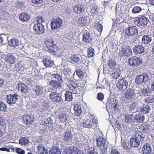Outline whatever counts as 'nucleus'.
Masks as SVG:
<instances>
[{
	"label": "nucleus",
	"instance_id": "1",
	"mask_svg": "<svg viewBox=\"0 0 154 154\" xmlns=\"http://www.w3.org/2000/svg\"><path fill=\"white\" fill-rule=\"evenodd\" d=\"M67 85L71 91H66L65 95V98L66 101H70L73 99L72 93L74 94H77L78 88L75 81L72 79L69 80Z\"/></svg>",
	"mask_w": 154,
	"mask_h": 154
},
{
	"label": "nucleus",
	"instance_id": "2",
	"mask_svg": "<svg viewBox=\"0 0 154 154\" xmlns=\"http://www.w3.org/2000/svg\"><path fill=\"white\" fill-rule=\"evenodd\" d=\"M103 134L97 137L96 139L97 146L99 148L102 154H106L108 149V144L106 140L103 137Z\"/></svg>",
	"mask_w": 154,
	"mask_h": 154
},
{
	"label": "nucleus",
	"instance_id": "3",
	"mask_svg": "<svg viewBox=\"0 0 154 154\" xmlns=\"http://www.w3.org/2000/svg\"><path fill=\"white\" fill-rule=\"evenodd\" d=\"M148 21L149 20L146 17L142 16L140 17H135L134 20V23L140 27H143L146 25Z\"/></svg>",
	"mask_w": 154,
	"mask_h": 154
},
{
	"label": "nucleus",
	"instance_id": "4",
	"mask_svg": "<svg viewBox=\"0 0 154 154\" xmlns=\"http://www.w3.org/2000/svg\"><path fill=\"white\" fill-rule=\"evenodd\" d=\"M62 23V20L60 18L53 19L51 24V29L55 30L60 29Z\"/></svg>",
	"mask_w": 154,
	"mask_h": 154
},
{
	"label": "nucleus",
	"instance_id": "5",
	"mask_svg": "<svg viewBox=\"0 0 154 154\" xmlns=\"http://www.w3.org/2000/svg\"><path fill=\"white\" fill-rule=\"evenodd\" d=\"M128 87V82L124 78L119 79L118 81L117 88L119 91L123 92Z\"/></svg>",
	"mask_w": 154,
	"mask_h": 154
},
{
	"label": "nucleus",
	"instance_id": "6",
	"mask_svg": "<svg viewBox=\"0 0 154 154\" xmlns=\"http://www.w3.org/2000/svg\"><path fill=\"white\" fill-rule=\"evenodd\" d=\"M87 10L88 14L93 16L97 15L98 13L97 6L95 3L91 4L88 5Z\"/></svg>",
	"mask_w": 154,
	"mask_h": 154
},
{
	"label": "nucleus",
	"instance_id": "7",
	"mask_svg": "<svg viewBox=\"0 0 154 154\" xmlns=\"http://www.w3.org/2000/svg\"><path fill=\"white\" fill-rule=\"evenodd\" d=\"M82 41L86 44L90 43L93 41V35L88 31H84L82 34Z\"/></svg>",
	"mask_w": 154,
	"mask_h": 154
},
{
	"label": "nucleus",
	"instance_id": "8",
	"mask_svg": "<svg viewBox=\"0 0 154 154\" xmlns=\"http://www.w3.org/2000/svg\"><path fill=\"white\" fill-rule=\"evenodd\" d=\"M6 97L7 103L11 105L16 103L18 99V96L17 93H15L7 95Z\"/></svg>",
	"mask_w": 154,
	"mask_h": 154
},
{
	"label": "nucleus",
	"instance_id": "9",
	"mask_svg": "<svg viewBox=\"0 0 154 154\" xmlns=\"http://www.w3.org/2000/svg\"><path fill=\"white\" fill-rule=\"evenodd\" d=\"M148 78L147 74L143 73L142 75H137L135 79V82L138 85H141L144 82L147 81Z\"/></svg>",
	"mask_w": 154,
	"mask_h": 154
},
{
	"label": "nucleus",
	"instance_id": "10",
	"mask_svg": "<svg viewBox=\"0 0 154 154\" xmlns=\"http://www.w3.org/2000/svg\"><path fill=\"white\" fill-rule=\"evenodd\" d=\"M138 32L137 27L134 26L127 28L125 29V34L129 37L136 35Z\"/></svg>",
	"mask_w": 154,
	"mask_h": 154
},
{
	"label": "nucleus",
	"instance_id": "11",
	"mask_svg": "<svg viewBox=\"0 0 154 154\" xmlns=\"http://www.w3.org/2000/svg\"><path fill=\"white\" fill-rule=\"evenodd\" d=\"M129 63L130 66L137 67L140 65L142 62L140 59L136 57L133 56L128 59Z\"/></svg>",
	"mask_w": 154,
	"mask_h": 154
},
{
	"label": "nucleus",
	"instance_id": "12",
	"mask_svg": "<svg viewBox=\"0 0 154 154\" xmlns=\"http://www.w3.org/2000/svg\"><path fill=\"white\" fill-rule=\"evenodd\" d=\"M33 28L34 33L37 35L43 34L45 32V27L42 24H35Z\"/></svg>",
	"mask_w": 154,
	"mask_h": 154
},
{
	"label": "nucleus",
	"instance_id": "13",
	"mask_svg": "<svg viewBox=\"0 0 154 154\" xmlns=\"http://www.w3.org/2000/svg\"><path fill=\"white\" fill-rule=\"evenodd\" d=\"M73 136L72 132L70 130H67L63 134V139L65 142H70L72 140Z\"/></svg>",
	"mask_w": 154,
	"mask_h": 154
},
{
	"label": "nucleus",
	"instance_id": "14",
	"mask_svg": "<svg viewBox=\"0 0 154 154\" xmlns=\"http://www.w3.org/2000/svg\"><path fill=\"white\" fill-rule=\"evenodd\" d=\"M50 98L54 102L59 103L62 100L60 94L56 92H52L50 94Z\"/></svg>",
	"mask_w": 154,
	"mask_h": 154
},
{
	"label": "nucleus",
	"instance_id": "15",
	"mask_svg": "<svg viewBox=\"0 0 154 154\" xmlns=\"http://www.w3.org/2000/svg\"><path fill=\"white\" fill-rule=\"evenodd\" d=\"M125 97L128 100H131L134 97L135 92L131 88H128L125 93Z\"/></svg>",
	"mask_w": 154,
	"mask_h": 154
},
{
	"label": "nucleus",
	"instance_id": "16",
	"mask_svg": "<svg viewBox=\"0 0 154 154\" xmlns=\"http://www.w3.org/2000/svg\"><path fill=\"white\" fill-rule=\"evenodd\" d=\"M49 85L51 86L53 90L56 91L57 89L60 88L61 87V84L60 82L53 80L49 82Z\"/></svg>",
	"mask_w": 154,
	"mask_h": 154
},
{
	"label": "nucleus",
	"instance_id": "17",
	"mask_svg": "<svg viewBox=\"0 0 154 154\" xmlns=\"http://www.w3.org/2000/svg\"><path fill=\"white\" fill-rule=\"evenodd\" d=\"M33 90L37 96H41L43 95L44 91L42 87L38 85H36L33 88Z\"/></svg>",
	"mask_w": 154,
	"mask_h": 154
},
{
	"label": "nucleus",
	"instance_id": "18",
	"mask_svg": "<svg viewBox=\"0 0 154 154\" xmlns=\"http://www.w3.org/2000/svg\"><path fill=\"white\" fill-rule=\"evenodd\" d=\"M133 49L134 53L137 54H142L144 52V48L142 45H136Z\"/></svg>",
	"mask_w": 154,
	"mask_h": 154
},
{
	"label": "nucleus",
	"instance_id": "19",
	"mask_svg": "<svg viewBox=\"0 0 154 154\" xmlns=\"http://www.w3.org/2000/svg\"><path fill=\"white\" fill-rule=\"evenodd\" d=\"M16 88L19 91L23 93H26L28 90L27 86L25 84L20 82L16 86Z\"/></svg>",
	"mask_w": 154,
	"mask_h": 154
},
{
	"label": "nucleus",
	"instance_id": "20",
	"mask_svg": "<svg viewBox=\"0 0 154 154\" xmlns=\"http://www.w3.org/2000/svg\"><path fill=\"white\" fill-rule=\"evenodd\" d=\"M134 137L140 142L143 141L145 138V135L142 132L136 131Z\"/></svg>",
	"mask_w": 154,
	"mask_h": 154
},
{
	"label": "nucleus",
	"instance_id": "21",
	"mask_svg": "<svg viewBox=\"0 0 154 154\" xmlns=\"http://www.w3.org/2000/svg\"><path fill=\"white\" fill-rule=\"evenodd\" d=\"M151 148L150 144L145 143L142 149L143 154H149L151 152Z\"/></svg>",
	"mask_w": 154,
	"mask_h": 154
},
{
	"label": "nucleus",
	"instance_id": "22",
	"mask_svg": "<svg viewBox=\"0 0 154 154\" xmlns=\"http://www.w3.org/2000/svg\"><path fill=\"white\" fill-rule=\"evenodd\" d=\"M84 11L83 6L80 4L76 5L73 8V12L78 14H80Z\"/></svg>",
	"mask_w": 154,
	"mask_h": 154
},
{
	"label": "nucleus",
	"instance_id": "23",
	"mask_svg": "<svg viewBox=\"0 0 154 154\" xmlns=\"http://www.w3.org/2000/svg\"><path fill=\"white\" fill-rule=\"evenodd\" d=\"M33 118L29 115H24L23 117V120L24 124L29 125L32 123L33 121Z\"/></svg>",
	"mask_w": 154,
	"mask_h": 154
},
{
	"label": "nucleus",
	"instance_id": "24",
	"mask_svg": "<svg viewBox=\"0 0 154 154\" xmlns=\"http://www.w3.org/2000/svg\"><path fill=\"white\" fill-rule=\"evenodd\" d=\"M122 52L124 56H128L131 54L132 51L130 47L125 46L122 48Z\"/></svg>",
	"mask_w": 154,
	"mask_h": 154
},
{
	"label": "nucleus",
	"instance_id": "25",
	"mask_svg": "<svg viewBox=\"0 0 154 154\" xmlns=\"http://www.w3.org/2000/svg\"><path fill=\"white\" fill-rule=\"evenodd\" d=\"M58 119L61 122H66L68 117V116L66 112H60L58 116Z\"/></svg>",
	"mask_w": 154,
	"mask_h": 154
},
{
	"label": "nucleus",
	"instance_id": "26",
	"mask_svg": "<svg viewBox=\"0 0 154 154\" xmlns=\"http://www.w3.org/2000/svg\"><path fill=\"white\" fill-rule=\"evenodd\" d=\"M38 152L39 154H48V150L44 145L42 144H39L38 146Z\"/></svg>",
	"mask_w": 154,
	"mask_h": 154
},
{
	"label": "nucleus",
	"instance_id": "27",
	"mask_svg": "<svg viewBox=\"0 0 154 154\" xmlns=\"http://www.w3.org/2000/svg\"><path fill=\"white\" fill-rule=\"evenodd\" d=\"M121 70L119 68H114L110 73L111 76L114 79L118 78L120 75Z\"/></svg>",
	"mask_w": 154,
	"mask_h": 154
},
{
	"label": "nucleus",
	"instance_id": "28",
	"mask_svg": "<svg viewBox=\"0 0 154 154\" xmlns=\"http://www.w3.org/2000/svg\"><path fill=\"white\" fill-rule=\"evenodd\" d=\"M78 23L80 26H83L86 25L87 23V17L84 16L79 17Z\"/></svg>",
	"mask_w": 154,
	"mask_h": 154
},
{
	"label": "nucleus",
	"instance_id": "29",
	"mask_svg": "<svg viewBox=\"0 0 154 154\" xmlns=\"http://www.w3.org/2000/svg\"><path fill=\"white\" fill-rule=\"evenodd\" d=\"M121 146L127 151H129L131 148L130 144H129L128 140H127L121 141Z\"/></svg>",
	"mask_w": 154,
	"mask_h": 154
},
{
	"label": "nucleus",
	"instance_id": "30",
	"mask_svg": "<svg viewBox=\"0 0 154 154\" xmlns=\"http://www.w3.org/2000/svg\"><path fill=\"white\" fill-rule=\"evenodd\" d=\"M152 41L151 36L148 35H145L143 36L142 38L141 42L143 44L148 45Z\"/></svg>",
	"mask_w": 154,
	"mask_h": 154
},
{
	"label": "nucleus",
	"instance_id": "31",
	"mask_svg": "<svg viewBox=\"0 0 154 154\" xmlns=\"http://www.w3.org/2000/svg\"><path fill=\"white\" fill-rule=\"evenodd\" d=\"M59 48L55 44L53 45L50 48L48 49V51L53 55H55L58 53V51Z\"/></svg>",
	"mask_w": 154,
	"mask_h": 154
},
{
	"label": "nucleus",
	"instance_id": "32",
	"mask_svg": "<svg viewBox=\"0 0 154 154\" xmlns=\"http://www.w3.org/2000/svg\"><path fill=\"white\" fill-rule=\"evenodd\" d=\"M75 73L76 75L78 76L80 79V80L85 81V80H84V78L85 75L84 72L82 68H80L78 69L75 70Z\"/></svg>",
	"mask_w": 154,
	"mask_h": 154
},
{
	"label": "nucleus",
	"instance_id": "33",
	"mask_svg": "<svg viewBox=\"0 0 154 154\" xmlns=\"http://www.w3.org/2000/svg\"><path fill=\"white\" fill-rule=\"evenodd\" d=\"M140 112L143 114H146L148 113L150 110V108L147 104H143V107L140 108Z\"/></svg>",
	"mask_w": 154,
	"mask_h": 154
},
{
	"label": "nucleus",
	"instance_id": "34",
	"mask_svg": "<svg viewBox=\"0 0 154 154\" xmlns=\"http://www.w3.org/2000/svg\"><path fill=\"white\" fill-rule=\"evenodd\" d=\"M19 15L20 19L23 21H26L30 18L29 15L27 13H22Z\"/></svg>",
	"mask_w": 154,
	"mask_h": 154
},
{
	"label": "nucleus",
	"instance_id": "35",
	"mask_svg": "<svg viewBox=\"0 0 154 154\" xmlns=\"http://www.w3.org/2000/svg\"><path fill=\"white\" fill-rule=\"evenodd\" d=\"M9 45L15 48L20 45L19 41L16 39H11L8 42Z\"/></svg>",
	"mask_w": 154,
	"mask_h": 154
},
{
	"label": "nucleus",
	"instance_id": "36",
	"mask_svg": "<svg viewBox=\"0 0 154 154\" xmlns=\"http://www.w3.org/2000/svg\"><path fill=\"white\" fill-rule=\"evenodd\" d=\"M42 62L46 67H51L54 64L53 62L48 58H44Z\"/></svg>",
	"mask_w": 154,
	"mask_h": 154
},
{
	"label": "nucleus",
	"instance_id": "37",
	"mask_svg": "<svg viewBox=\"0 0 154 154\" xmlns=\"http://www.w3.org/2000/svg\"><path fill=\"white\" fill-rule=\"evenodd\" d=\"M134 119L136 122L143 123L145 119V117L144 116L141 115L140 113H139L135 115Z\"/></svg>",
	"mask_w": 154,
	"mask_h": 154
},
{
	"label": "nucleus",
	"instance_id": "38",
	"mask_svg": "<svg viewBox=\"0 0 154 154\" xmlns=\"http://www.w3.org/2000/svg\"><path fill=\"white\" fill-rule=\"evenodd\" d=\"M130 142L131 148L132 147H137L140 145V142L136 139H135L134 137H131L130 139Z\"/></svg>",
	"mask_w": 154,
	"mask_h": 154
},
{
	"label": "nucleus",
	"instance_id": "39",
	"mask_svg": "<svg viewBox=\"0 0 154 154\" xmlns=\"http://www.w3.org/2000/svg\"><path fill=\"white\" fill-rule=\"evenodd\" d=\"M16 58L12 55L8 54L5 57V60L6 62L11 64H13L15 62Z\"/></svg>",
	"mask_w": 154,
	"mask_h": 154
},
{
	"label": "nucleus",
	"instance_id": "40",
	"mask_svg": "<svg viewBox=\"0 0 154 154\" xmlns=\"http://www.w3.org/2000/svg\"><path fill=\"white\" fill-rule=\"evenodd\" d=\"M74 109L75 114L76 116H79L82 112L81 107L80 105L76 104L74 106Z\"/></svg>",
	"mask_w": 154,
	"mask_h": 154
},
{
	"label": "nucleus",
	"instance_id": "41",
	"mask_svg": "<svg viewBox=\"0 0 154 154\" xmlns=\"http://www.w3.org/2000/svg\"><path fill=\"white\" fill-rule=\"evenodd\" d=\"M95 50L92 47L88 48L87 51V55L88 58H91L95 56Z\"/></svg>",
	"mask_w": 154,
	"mask_h": 154
},
{
	"label": "nucleus",
	"instance_id": "42",
	"mask_svg": "<svg viewBox=\"0 0 154 154\" xmlns=\"http://www.w3.org/2000/svg\"><path fill=\"white\" fill-rule=\"evenodd\" d=\"M50 154H61L60 149L56 146L53 147L50 151Z\"/></svg>",
	"mask_w": 154,
	"mask_h": 154
},
{
	"label": "nucleus",
	"instance_id": "43",
	"mask_svg": "<svg viewBox=\"0 0 154 154\" xmlns=\"http://www.w3.org/2000/svg\"><path fill=\"white\" fill-rule=\"evenodd\" d=\"M140 94L146 96L150 95L151 92L150 90H147L145 88L140 90Z\"/></svg>",
	"mask_w": 154,
	"mask_h": 154
},
{
	"label": "nucleus",
	"instance_id": "44",
	"mask_svg": "<svg viewBox=\"0 0 154 154\" xmlns=\"http://www.w3.org/2000/svg\"><path fill=\"white\" fill-rule=\"evenodd\" d=\"M94 28L96 29L98 32H101L103 30V26L99 22L96 21L94 22Z\"/></svg>",
	"mask_w": 154,
	"mask_h": 154
},
{
	"label": "nucleus",
	"instance_id": "45",
	"mask_svg": "<svg viewBox=\"0 0 154 154\" xmlns=\"http://www.w3.org/2000/svg\"><path fill=\"white\" fill-rule=\"evenodd\" d=\"M52 76L54 78L57 79L58 81V82L61 83L63 82V79L62 76L59 74L56 73L52 74Z\"/></svg>",
	"mask_w": 154,
	"mask_h": 154
},
{
	"label": "nucleus",
	"instance_id": "46",
	"mask_svg": "<svg viewBox=\"0 0 154 154\" xmlns=\"http://www.w3.org/2000/svg\"><path fill=\"white\" fill-rule=\"evenodd\" d=\"M7 109L6 103L2 101H0V111L3 112H6Z\"/></svg>",
	"mask_w": 154,
	"mask_h": 154
},
{
	"label": "nucleus",
	"instance_id": "47",
	"mask_svg": "<svg viewBox=\"0 0 154 154\" xmlns=\"http://www.w3.org/2000/svg\"><path fill=\"white\" fill-rule=\"evenodd\" d=\"M107 63L108 66L110 69H113L114 68H116L115 67L117 64L115 61L109 60L108 61Z\"/></svg>",
	"mask_w": 154,
	"mask_h": 154
},
{
	"label": "nucleus",
	"instance_id": "48",
	"mask_svg": "<svg viewBox=\"0 0 154 154\" xmlns=\"http://www.w3.org/2000/svg\"><path fill=\"white\" fill-rule=\"evenodd\" d=\"M45 44L48 48H50L51 47L53 46V45H55L54 42L51 40H46L45 42Z\"/></svg>",
	"mask_w": 154,
	"mask_h": 154
},
{
	"label": "nucleus",
	"instance_id": "49",
	"mask_svg": "<svg viewBox=\"0 0 154 154\" xmlns=\"http://www.w3.org/2000/svg\"><path fill=\"white\" fill-rule=\"evenodd\" d=\"M71 60L74 62H78L80 60V58L75 55H72L70 58Z\"/></svg>",
	"mask_w": 154,
	"mask_h": 154
},
{
	"label": "nucleus",
	"instance_id": "50",
	"mask_svg": "<svg viewBox=\"0 0 154 154\" xmlns=\"http://www.w3.org/2000/svg\"><path fill=\"white\" fill-rule=\"evenodd\" d=\"M142 10V9L140 7L135 6L132 9V12L134 14H137L139 13Z\"/></svg>",
	"mask_w": 154,
	"mask_h": 154
},
{
	"label": "nucleus",
	"instance_id": "51",
	"mask_svg": "<svg viewBox=\"0 0 154 154\" xmlns=\"http://www.w3.org/2000/svg\"><path fill=\"white\" fill-rule=\"evenodd\" d=\"M36 21L37 22L36 24H42L43 22H45L43 17L42 16H38L36 18Z\"/></svg>",
	"mask_w": 154,
	"mask_h": 154
},
{
	"label": "nucleus",
	"instance_id": "52",
	"mask_svg": "<svg viewBox=\"0 0 154 154\" xmlns=\"http://www.w3.org/2000/svg\"><path fill=\"white\" fill-rule=\"evenodd\" d=\"M29 141L25 137H22L19 140V143L23 145H26L28 143Z\"/></svg>",
	"mask_w": 154,
	"mask_h": 154
},
{
	"label": "nucleus",
	"instance_id": "53",
	"mask_svg": "<svg viewBox=\"0 0 154 154\" xmlns=\"http://www.w3.org/2000/svg\"><path fill=\"white\" fill-rule=\"evenodd\" d=\"M83 126L84 127H86L88 128H91L92 127L93 125L91 122H89L88 121H87L83 122Z\"/></svg>",
	"mask_w": 154,
	"mask_h": 154
},
{
	"label": "nucleus",
	"instance_id": "54",
	"mask_svg": "<svg viewBox=\"0 0 154 154\" xmlns=\"http://www.w3.org/2000/svg\"><path fill=\"white\" fill-rule=\"evenodd\" d=\"M145 101L147 103H152L154 102V98H153L152 96V97H149L146 98Z\"/></svg>",
	"mask_w": 154,
	"mask_h": 154
},
{
	"label": "nucleus",
	"instance_id": "55",
	"mask_svg": "<svg viewBox=\"0 0 154 154\" xmlns=\"http://www.w3.org/2000/svg\"><path fill=\"white\" fill-rule=\"evenodd\" d=\"M97 97L98 100L102 101L104 98V95L102 93H99L97 94Z\"/></svg>",
	"mask_w": 154,
	"mask_h": 154
},
{
	"label": "nucleus",
	"instance_id": "56",
	"mask_svg": "<svg viewBox=\"0 0 154 154\" xmlns=\"http://www.w3.org/2000/svg\"><path fill=\"white\" fill-rule=\"evenodd\" d=\"M16 152L19 154H25V151L20 148H17L16 149Z\"/></svg>",
	"mask_w": 154,
	"mask_h": 154
},
{
	"label": "nucleus",
	"instance_id": "57",
	"mask_svg": "<svg viewBox=\"0 0 154 154\" xmlns=\"http://www.w3.org/2000/svg\"><path fill=\"white\" fill-rule=\"evenodd\" d=\"M72 147H70V148H66L65 150V153L66 154H71V152H72Z\"/></svg>",
	"mask_w": 154,
	"mask_h": 154
},
{
	"label": "nucleus",
	"instance_id": "58",
	"mask_svg": "<svg viewBox=\"0 0 154 154\" xmlns=\"http://www.w3.org/2000/svg\"><path fill=\"white\" fill-rule=\"evenodd\" d=\"M125 120L128 122H131L132 121L133 119L132 116H126L125 117Z\"/></svg>",
	"mask_w": 154,
	"mask_h": 154
},
{
	"label": "nucleus",
	"instance_id": "59",
	"mask_svg": "<svg viewBox=\"0 0 154 154\" xmlns=\"http://www.w3.org/2000/svg\"><path fill=\"white\" fill-rule=\"evenodd\" d=\"M63 72L65 75H66L70 74L71 72V70L69 68L66 67L64 68Z\"/></svg>",
	"mask_w": 154,
	"mask_h": 154
},
{
	"label": "nucleus",
	"instance_id": "60",
	"mask_svg": "<svg viewBox=\"0 0 154 154\" xmlns=\"http://www.w3.org/2000/svg\"><path fill=\"white\" fill-rule=\"evenodd\" d=\"M110 154H120V153L117 149L115 148L111 149Z\"/></svg>",
	"mask_w": 154,
	"mask_h": 154
},
{
	"label": "nucleus",
	"instance_id": "61",
	"mask_svg": "<svg viewBox=\"0 0 154 154\" xmlns=\"http://www.w3.org/2000/svg\"><path fill=\"white\" fill-rule=\"evenodd\" d=\"M32 3L36 5H39L42 3L43 0H32Z\"/></svg>",
	"mask_w": 154,
	"mask_h": 154
},
{
	"label": "nucleus",
	"instance_id": "62",
	"mask_svg": "<svg viewBox=\"0 0 154 154\" xmlns=\"http://www.w3.org/2000/svg\"><path fill=\"white\" fill-rule=\"evenodd\" d=\"M72 150L71 154H79V150L76 148L75 149L73 148Z\"/></svg>",
	"mask_w": 154,
	"mask_h": 154
},
{
	"label": "nucleus",
	"instance_id": "63",
	"mask_svg": "<svg viewBox=\"0 0 154 154\" xmlns=\"http://www.w3.org/2000/svg\"><path fill=\"white\" fill-rule=\"evenodd\" d=\"M131 110H134L136 107V105L135 103H132L129 106Z\"/></svg>",
	"mask_w": 154,
	"mask_h": 154
},
{
	"label": "nucleus",
	"instance_id": "64",
	"mask_svg": "<svg viewBox=\"0 0 154 154\" xmlns=\"http://www.w3.org/2000/svg\"><path fill=\"white\" fill-rule=\"evenodd\" d=\"M47 121H48L47 123L51 125H52L54 123L53 120L50 117L48 118L47 119Z\"/></svg>",
	"mask_w": 154,
	"mask_h": 154
}]
</instances>
